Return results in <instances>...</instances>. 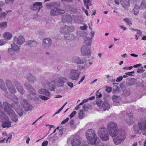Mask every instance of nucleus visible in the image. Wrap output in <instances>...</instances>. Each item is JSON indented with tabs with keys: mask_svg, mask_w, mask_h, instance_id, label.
<instances>
[{
	"mask_svg": "<svg viewBox=\"0 0 146 146\" xmlns=\"http://www.w3.org/2000/svg\"><path fill=\"white\" fill-rule=\"evenodd\" d=\"M145 70V69H144L143 68H141L140 69H137V72L138 73H140L141 72L142 73Z\"/></svg>",
	"mask_w": 146,
	"mask_h": 146,
	"instance_id": "59",
	"label": "nucleus"
},
{
	"mask_svg": "<svg viewBox=\"0 0 146 146\" xmlns=\"http://www.w3.org/2000/svg\"><path fill=\"white\" fill-rule=\"evenodd\" d=\"M5 112H7V114L9 115L13 122H17V121L18 120L17 117L16 115L14 112L12 110L11 106Z\"/></svg>",
	"mask_w": 146,
	"mask_h": 146,
	"instance_id": "10",
	"label": "nucleus"
},
{
	"mask_svg": "<svg viewBox=\"0 0 146 146\" xmlns=\"http://www.w3.org/2000/svg\"><path fill=\"white\" fill-rule=\"evenodd\" d=\"M73 60L78 64H83L86 62V59H81L78 57H74Z\"/></svg>",
	"mask_w": 146,
	"mask_h": 146,
	"instance_id": "23",
	"label": "nucleus"
},
{
	"mask_svg": "<svg viewBox=\"0 0 146 146\" xmlns=\"http://www.w3.org/2000/svg\"><path fill=\"white\" fill-rule=\"evenodd\" d=\"M98 134L102 141H107L109 139V135L105 127L100 128L98 130Z\"/></svg>",
	"mask_w": 146,
	"mask_h": 146,
	"instance_id": "7",
	"label": "nucleus"
},
{
	"mask_svg": "<svg viewBox=\"0 0 146 146\" xmlns=\"http://www.w3.org/2000/svg\"><path fill=\"white\" fill-rule=\"evenodd\" d=\"M134 71H133L131 72H126L125 73V74L129 76H133V74H134Z\"/></svg>",
	"mask_w": 146,
	"mask_h": 146,
	"instance_id": "60",
	"label": "nucleus"
},
{
	"mask_svg": "<svg viewBox=\"0 0 146 146\" xmlns=\"http://www.w3.org/2000/svg\"><path fill=\"white\" fill-rule=\"evenodd\" d=\"M46 84L48 86L49 88H48L50 91H54V86L50 82H47Z\"/></svg>",
	"mask_w": 146,
	"mask_h": 146,
	"instance_id": "43",
	"label": "nucleus"
},
{
	"mask_svg": "<svg viewBox=\"0 0 146 146\" xmlns=\"http://www.w3.org/2000/svg\"><path fill=\"white\" fill-rule=\"evenodd\" d=\"M7 25V23L6 22H3L0 23V29H3L6 28Z\"/></svg>",
	"mask_w": 146,
	"mask_h": 146,
	"instance_id": "38",
	"label": "nucleus"
},
{
	"mask_svg": "<svg viewBox=\"0 0 146 146\" xmlns=\"http://www.w3.org/2000/svg\"><path fill=\"white\" fill-rule=\"evenodd\" d=\"M120 3L124 9L126 8L130 5L129 0H121Z\"/></svg>",
	"mask_w": 146,
	"mask_h": 146,
	"instance_id": "29",
	"label": "nucleus"
},
{
	"mask_svg": "<svg viewBox=\"0 0 146 146\" xmlns=\"http://www.w3.org/2000/svg\"><path fill=\"white\" fill-rule=\"evenodd\" d=\"M0 88L6 94L8 93L7 89L5 86V82L4 81L1 79H0Z\"/></svg>",
	"mask_w": 146,
	"mask_h": 146,
	"instance_id": "28",
	"label": "nucleus"
},
{
	"mask_svg": "<svg viewBox=\"0 0 146 146\" xmlns=\"http://www.w3.org/2000/svg\"><path fill=\"white\" fill-rule=\"evenodd\" d=\"M129 115H127L125 111H122L120 113V117L122 118L126 117V121L129 125H131L134 122V120L131 116V114H129Z\"/></svg>",
	"mask_w": 146,
	"mask_h": 146,
	"instance_id": "9",
	"label": "nucleus"
},
{
	"mask_svg": "<svg viewBox=\"0 0 146 146\" xmlns=\"http://www.w3.org/2000/svg\"><path fill=\"white\" fill-rule=\"evenodd\" d=\"M66 40H72L75 38V36L72 34H68L64 36Z\"/></svg>",
	"mask_w": 146,
	"mask_h": 146,
	"instance_id": "35",
	"label": "nucleus"
},
{
	"mask_svg": "<svg viewBox=\"0 0 146 146\" xmlns=\"http://www.w3.org/2000/svg\"><path fill=\"white\" fill-rule=\"evenodd\" d=\"M81 53L82 56H85L88 58H89L91 55L90 49L86 46L83 45L81 48Z\"/></svg>",
	"mask_w": 146,
	"mask_h": 146,
	"instance_id": "11",
	"label": "nucleus"
},
{
	"mask_svg": "<svg viewBox=\"0 0 146 146\" xmlns=\"http://www.w3.org/2000/svg\"><path fill=\"white\" fill-rule=\"evenodd\" d=\"M84 1L85 5H86L87 4L88 5H92L91 1H90L89 0H87V1L86 0H84Z\"/></svg>",
	"mask_w": 146,
	"mask_h": 146,
	"instance_id": "52",
	"label": "nucleus"
},
{
	"mask_svg": "<svg viewBox=\"0 0 146 146\" xmlns=\"http://www.w3.org/2000/svg\"><path fill=\"white\" fill-rule=\"evenodd\" d=\"M92 38H91L88 37H85L84 39V43L86 45L90 46L92 43Z\"/></svg>",
	"mask_w": 146,
	"mask_h": 146,
	"instance_id": "30",
	"label": "nucleus"
},
{
	"mask_svg": "<svg viewBox=\"0 0 146 146\" xmlns=\"http://www.w3.org/2000/svg\"><path fill=\"white\" fill-rule=\"evenodd\" d=\"M135 84L134 82L133 81H131L127 83L128 86H131Z\"/></svg>",
	"mask_w": 146,
	"mask_h": 146,
	"instance_id": "55",
	"label": "nucleus"
},
{
	"mask_svg": "<svg viewBox=\"0 0 146 146\" xmlns=\"http://www.w3.org/2000/svg\"><path fill=\"white\" fill-rule=\"evenodd\" d=\"M123 20L125 21V22L129 26H130L132 25V23L128 18H125L123 19Z\"/></svg>",
	"mask_w": 146,
	"mask_h": 146,
	"instance_id": "50",
	"label": "nucleus"
},
{
	"mask_svg": "<svg viewBox=\"0 0 146 146\" xmlns=\"http://www.w3.org/2000/svg\"><path fill=\"white\" fill-rule=\"evenodd\" d=\"M72 18L69 14H66L63 16L62 20V22L64 23L66 22L70 21L72 20Z\"/></svg>",
	"mask_w": 146,
	"mask_h": 146,
	"instance_id": "25",
	"label": "nucleus"
},
{
	"mask_svg": "<svg viewBox=\"0 0 146 146\" xmlns=\"http://www.w3.org/2000/svg\"><path fill=\"white\" fill-rule=\"evenodd\" d=\"M115 133V137L113 138V141L115 144L119 145L124 140L126 134L124 131L122 129L118 130Z\"/></svg>",
	"mask_w": 146,
	"mask_h": 146,
	"instance_id": "3",
	"label": "nucleus"
},
{
	"mask_svg": "<svg viewBox=\"0 0 146 146\" xmlns=\"http://www.w3.org/2000/svg\"><path fill=\"white\" fill-rule=\"evenodd\" d=\"M86 33L85 32H81L80 33V36L81 37H84L86 36Z\"/></svg>",
	"mask_w": 146,
	"mask_h": 146,
	"instance_id": "64",
	"label": "nucleus"
},
{
	"mask_svg": "<svg viewBox=\"0 0 146 146\" xmlns=\"http://www.w3.org/2000/svg\"><path fill=\"white\" fill-rule=\"evenodd\" d=\"M84 116V114L83 112V110H79L78 113V116L79 119H82Z\"/></svg>",
	"mask_w": 146,
	"mask_h": 146,
	"instance_id": "41",
	"label": "nucleus"
},
{
	"mask_svg": "<svg viewBox=\"0 0 146 146\" xmlns=\"http://www.w3.org/2000/svg\"><path fill=\"white\" fill-rule=\"evenodd\" d=\"M42 7V3L41 2H35L30 6V8L31 10L38 11Z\"/></svg>",
	"mask_w": 146,
	"mask_h": 146,
	"instance_id": "17",
	"label": "nucleus"
},
{
	"mask_svg": "<svg viewBox=\"0 0 146 146\" xmlns=\"http://www.w3.org/2000/svg\"><path fill=\"white\" fill-rule=\"evenodd\" d=\"M39 97L40 99L44 100H47L49 98L47 96L46 97L43 95H40Z\"/></svg>",
	"mask_w": 146,
	"mask_h": 146,
	"instance_id": "48",
	"label": "nucleus"
},
{
	"mask_svg": "<svg viewBox=\"0 0 146 146\" xmlns=\"http://www.w3.org/2000/svg\"><path fill=\"white\" fill-rule=\"evenodd\" d=\"M6 85L9 92L11 94H14L16 92V90L11 82L9 80H7L5 82Z\"/></svg>",
	"mask_w": 146,
	"mask_h": 146,
	"instance_id": "13",
	"label": "nucleus"
},
{
	"mask_svg": "<svg viewBox=\"0 0 146 146\" xmlns=\"http://www.w3.org/2000/svg\"><path fill=\"white\" fill-rule=\"evenodd\" d=\"M79 75L80 73L77 70L72 69L70 72L69 77L71 80H76L78 79Z\"/></svg>",
	"mask_w": 146,
	"mask_h": 146,
	"instance_id": "12",
	"label": "nucleus"
},
{
	"mask_svg": "<svg viewBox=\"0 0 146 146\" xmlns=\"http://www.w3.org/2000/svg\"><path fill=\"white\" fill-rule=\"evenodd\" d=\"M67 80L66 78L62 76H60L57 80V82L60 84H63L67 81Z\"/></svg>",
	"mask_w": 146,
	"mask_h": 146,
	"instance_id": "32",
	"label": "nucleus"
},
{
	"mask_svg": "<svg viewBox=\"0 0 146 146\" xmlns=\"http://www.w3.org/2000/svg\"><path fill=\"white\" fill-rule=\"evenodd\" d=\"M25 40L24 37L22 35L19 36L18 37L15 36L14 37L13 42L16 43L19 45H21L25 42Z\"/></svg>",
	"mask_w": 146,
	"mask_h": 146,
	"instance_id": "16",
	"label": "nucleus"
},
{
	"mask_svg": "<svg viewBox=\"0 0 146 146\" xmlns=\"http://www.w3.org/2000/svg\"><path fill=\"white\" fill-rule=\"evenodd\" d=\"M12 101L13 102V103H14V104H11V105L12 104H13L14 105H15V106H16V105H17V106H19L18 105V104L19 103L18 98H17V99H15V100H12Z\"/></svg>",
	"mask_w": 146,
	"mask_h": 146,
	"instance_id": "51",
	"label": "nucleus"
},
{
	"mask_svg": "<svg viewBox=\"0 0 146 146\" xmlns=\"http://www.w3.org/2000/svg\"><path fill=\"white\" fill-rule=\"evenodd\" d=\"M98 90L96 92V98H100L102 96V94L101 93L98 92Z\"/></svg>",
	"mask_w": 146,
	"mask_h": 146,
	"instance_id": "56",
	"label": "nucleus"
},
{
	"mask_svg": "<svg viewBox=\"0 0 146 146\" xmlns=\"http://www.w3.org/2000/svg\"><path fill=\"white\" fill-rule=\"evenodd\" d=\"M74 29V28L73 26L69 27L65 26L61 28L60 31L61 33L66 35L69 32L72 31Z\"/></svg>",
	"mask_w": 146,
	"mask_h": 146,
	"instance_id": "18",
	"label": "nucleus"
},
{
	"mask_svg": "<svg viewBox=\"0 0 146 146\" xmlns=\"http://www.w3.org/2000/svg\"><path fill=\"white\" fill-rule=\"evenodd\" d=\"M108 131L110 136L114 137L117 131V126L116 123L111 122L107 125Z\"/></svg>",
	"mask_w": 146,
	"mask_h": 146,
	"instance_id": "8",
	"label": "nucleus"
},
{
	"mask_svg": "<svg viewBox=\"0 0 146 146\" xmlns=\"http://www.w3.org/2000/svg\"><path fill=\"white\" fill-rule=\"evenodd\" d=\"M15 43H13L11 45V48L16 52H18L20 51V46L16 44Z\"/></svg>",
	"mask_w": 146,
	"mask_h": 146,
	"instance_id": "33",
	"label": "nucleus"
},
{
	"mask_svg": "<svg viewBox=\"0 0 146 146\" xmlns=\"http://www.w3.org/2000/svg\"><path fill=\"white\" fill-rule=\"evenodd\" d=\"M24 86L31 95L33 96L36 95V91L31 85L27 83L25 84Z\"/></svg>",
	"mask_w": 146,
	"mask_h": 146,
	"instance_id": "19",
	"label": "nucleus"
},
{
	"mask_svg": "<svg viewBox=\"0 0 146 146\" xmlns=\"http://www.w3.org/2000/svg\"><path fill=\"white\" fill-rule=\"evenodd\" d=\"M8 54L11 56L15 54V51L11 47L8 49Z\"/></svg>",
	"mask_w": 146,
	"mask_h": 146,
	"instance_id": "40",
	"label": "nucleus"
},
{
	"mask_svg": "<svg viewBox=\"0 0 146 146\" xmlns=\"http://www.w3.org/2000/svg\"><path fill=\"white\" fill-rule=\"evenodd\" d=\"M14 84L16 87L17 89L21 86L20 83L17 81H15L14 82Z\"/></svg>",
	"mask_w": 146,
	"mask_h": 146,
	"instance_id": "46",
	"label": "nucleus"
},
{
	"mask_svg": "<svg viewBox=\"0 0 146 146\" xmlns=\"http://www.w3.org/2000/svg\"><path fill=\"white\" fill-rule=\"evenodd\" d=\"M18 92L21 94H23L25 93V90L23 89L22 86H21L20 88H17V89Z\"/></svg>",
	"mask_w": 146,
	"mask_h": 146,
	"instance_id": "42",
	"label": "nucleus"
},
{
	"mask_svg": "<svg viewBox=\"0 0 146 146\" xmlns=\"http://www.w3.org/2000/svg\"><path fill=\"white\" fill-rule=\"evenodd\" d=\"M75 22L78 24H81L82 22V18L80 17L75 16L73 17Z\"/></svg>",
	"mask_w": 146,
	"mask_h": 146,
	"instance_id": "34",
	"label": "nucleus"
},
{
	"mask_svg": "<svg viewBox=\"0 0 146 146\" xmlns=\"http://www.w3.org/2000/svg\"><path fill=\"white\" fill-rule=\"evenodd\" d=\"M3 104V106H2L1 102L0 101V111L2 113L5 112L11 106L10 104L6 101L4 102Z\"/></svg>",
	"mask_w": 146,
	"mask_h": 146,
	"instance_id": "20",
	"label": "nucleus"
},
{
	"mask_svg": "<svg viewBox=\"0 0 146 146\" xmlns=\"http://www.w3.org/2000/svg\"><path fill=\"white\" fill-rule=\"evenodd\" d=\"M18 98L17 97L16 95H13L11 96L10 97V99L12 101L15 99H17Z\"/></svg>",
	"mask_w": 146,
	"mask_h": 146,
	"instance_id": "57",
	"label": "nucleus"
},
{
	"mask_svg": "<svg viewBox=\"0 0 146 146\" xmlns=\"http://www.w3.org/2000/svg\"><path fill=\"white\" fill-rule=\"evenodd\" d=\"M39 93L45 95L47 97H50L51 96L50 93L47 90L44 89H40L38 90Z\"/></svg>",
	"mask_w": 146,
	"mask_h": 146,
	"instance_id": "24",
	"label": "nucleus"
},
{
	"mask_svg": "<svg viewBox=\"0 0 146 146\" xmlns=\"http://www.w3.org/2000/svg\"><path fill=\"white\" fill-rule=\"evenodd\" d=\"M3 36L4 38L6 40H10L13 36L12 34L9 32L5 33Z\"/></svg>",
	"mask_w": 146,
	"mask_h": 146,
	"instance_id": "31",
	"label": "nucleus"
},
{
	"mask_svg": "<svg viewBox=\"0 0 146 146\" xmlns=\"http://www.w3.org/2000/svg\"><path fill=\"white\" fill-rule=\"evenodd\" d=\"M108 97L104 98L103 101L100 99L96 101V104L100 108L102 109L104 111H105L110 108L108 102Z\"/></svg>",
	"mask_w": 146,
	"mask_h": 146,
	"instance_id": "5",
	"label": "nucleus"
},
{
	"mask_svg": "<svg viewBox=\"0 0 146 146\" xmlns=\"http://www.w3.org/2000/svg\"><path fill=\"white\" fill-rule=\"evenodd\" d=\"M26 78L29 82L32 83H34L36 80L35 77L30 73H28L27 74Z\"/></svg>",
	"mask_w": 146,
	"mask_h": 146,
	"instance_id": "26",
	"label": "nucleus"
},
{
	"mask_svg": "<svg viewBox=\"0 0 146 146\" xmlns=\"http://www.w3.org/2000/svg\"><path fill=\"white\" fill-rule=\"evenodd\" d=\"M141 9H145L146 8V0H143L140 7Z\"/></svg>",
	"mask_w": 146,
	"mask_h": 146,
	"instance_id": "37",
	"label": "nucleus"
},
{
	"mask_svg": "<svg viewBox=\"0 0 146 146\" xmlns=\"http://www.w3.org/2000/svg\"><path fill=\"white\" fill-rule=\"evenodd\" d=\"M76 113V112L75 111H73L72 113H71L69 115L70 119H71L72 117H73Z\"/></svg>",
	"mask_w": 146,
	"mask_h": 146,
	"instance_id": "58",
	"label": "nucleus"
},
{
	"mask_svg": "<svg viewBox=\"0 0 146 146\" xmlns=\"http://www.w3.org/2000/svg\"><path fill=\"white\" fill-rule=\"evenodd\" d=\"M130 91L129 90L125 91L123 93L124 95L126 96H129L130 94Z\"/></svg>",
	"mask_w": 146,
	"mask_h": 146,
	"instance_id": "54",
	"label": "nucleus"
},
{
	"mask_svg": "<svg viewBox=\"0 0 146 146\" xmlns=\"http://www.w3.org/2000/svg\"><path fill=\"white\" fill-rule=\"evenodd\" d=\"M21 103L25 111H27L32 110V106L27 100L23 99L21 101Z\"/></svg>",
	"mask_w": 146,
	"mask_h": 146,
	"instance_id": "14",
	"label": "nucleus"
},
{
	"mask_svg": "<svg viewBox=\"0 0 146 146\" xmlns=\"http://www.w3.org/2000/svg\"><path fill=\"white\" fill-rule=\"evenodd\" d=\"M86 136L87 139L91 144H96L97 137L93 130L90 129L87 130L86 133Z\"/></svg>",
	"mask_w": 146,
	"mask_h": 146,
	"instance_id": "4",
	"label": "nucleus"
},
{
	"mask_svg": "<svg viewBox=\"0 0 146 146\" xmlns=\"http://www.w3.org/2000/svg\"><path fill=\"white\" fill-rule=\"evenodd\" d=\"M67 85L71 88H72L73 87L74 84H73L70 82H68L67 83Z\"/></svg>",
	"mask_w": 146,
	"mask_h": 146,
	"instance_id": "63",
	"label": "nucleus"
},
{
	"mask_svg": "<svg viewBox=\"0 0 146 146\" xmlns=\"http://www.w3.org/2000/svg\"><path fill=\"white\" fill-rule=\"evenodd\" d=\"M140 8L139 5H135L133 9V13L134 14L136 15H137L138 13H139V9Z\"/></svg>",
	"mask_w": 146,
	"mask_h": 146,
	"instance_id": "36",
	"label": "nucleus"
},
{
	"mask_svg": "<svg viewBox=\"0 0 146 146\" xmlns=\"http://www.w3.org/2000/svg\"><path fill=\"white\" fill-rule=\"evenodd\" d=\"M0 120L2 123L1 126L3 128H8L12 126L11 122L9 120L8 117L4 113H2L0 116Z\"/></svg>",
	"mask_w": 146,
	"mask_h": 146,
	"instance_id": "6",
	"label": "nucleus"
},
{
	"mask_svg": "<svg viewBox=\"0 0 146 146\" xmlns=\"http://www.w3.org/2000/svg\"><path fill=\"white\" fill-rule=\"evenodd\" d=\"M81 140L79 136L75 135L74 138L71 140V144L72 146H80L81 143Z\"/></svg>",
	"mask_w": 146,
	"mask_h": 146,
	"instance_id": "15",
	"label": "nucleus"
},
{
	"mask_svg": "<svg viewBox=\"0 0 146 146\" xmlns=\"http://www.w3.org/2000/svg\"><path fill=\"white\" fill-rule=\"evenodd\" d=\"M89 107V105L87 104L84 105L82 107V108L84 109V111H86L88 109Z\"/></svg>",
	"mask_w": 146,
	"mask_h": 146,
	"instance_id": "47",
	"label": "nucleus"
},
{
	"mask_svg": "<svg viewBox=\"0 0 146 146\" xmlns=\"http://www.w3.org/2000/svg\"><path fill=\"white\" fill-rule=\"evenodd\" d=\"M123 79V77L122 76H120L117 78L116 81L117 82H119L121 81Z\"/></svg>",
	"mask_w": 146,
	"mask_h": 146,
	"instance_id": "62",
	"label": "nucleus"
},
{
	"mask_svg": "<svg viewBox=\"0 0 146 146\" xmlns=\"http://www.w3.org/2000/svg\"><path fill=\"white\" fill-rule=\"evenodd\" d=\"M38 43L35 40H29L25 44L31 47H35L36 46Z\"/></svg>",
	"mask_w": 146,
	"mask_h": 146,
	"instance_id": "27",
	"label": "nucleus"
},
{
	"mask_svg": "<svg viewBox=\"0 0 146 146\" xmlns=\"http://www.w3.org/2000/svg\"><path fill=\"white\" fill-rule=\"evenodd\" d=\"M7 14L6 13L2 12L0 13V19H4L6 18Z\"/></svg>",
	"mask_w": 146,
	"mask_h": 146,
	"instance_id": "45",
	"label": "nucleus"
},
{
	"mask_svg": "<svg viewBox=\"0 0 146 146\" xmlns=\"http://www.w3.org/2000/svg\"><path fill=\"white\" fill-rule=\"evenodd\" d=\"M87 26L85 24H84V25L83 26L80 27V29L82 30H86L87 29Z\"/></svg>",
	"mask_w": 146,
	"mask_h": 146,
	"instance_id": "53",
	"label": "nucleus"
},
{
	"mask_svg": "<svg viewBox=\"0 0 146 146\" xmlns=\"http://www.w3.org/2000/svg\"><path fill=\"white\" fill-rule=\"evenodd\" d=\"M52 43L51 39L50 38H44L42 40V47L44 48L48 47Z\"/></svg>",
	"mask_w": 146,
	"mask_h": 146,
	"instance_id": "21",
	"label": "nucleus"
},
{
	"mask_svg": "<svg viewBox=\"0 0 146 146\" xmlns=\"http://www.w3.org/2000/svg\"><path fill=\"white\" fill-rule=\"evenodd\" d=\"M119 88L117 86H115V88H113V90L114 94L118 93L119 92Z\"/></svg>",
	"mask_w": 146,
	"mask_h": 146,
	"instance_id": "44",
	"label": "nucleus"
},
{
	"mask_svg": "<svg viewBox=\"0 0 146 146\" xmlns=\"http://www.w3.org/2000/svg\"><path fill=\"white\" fill-rule=\"evenodd\" d=\"M69 119V118L68 117L66 118L61 123V124H64L66 123L67 122H68Z\"/></svg>",
	"mask_w": 146,
	"mask_h": 146,
	"instance_id": "61",
	"label": "nucleus"
},
{
	"mask_svg": "<svg viewBox=\"0 0 146 146\" xmlns=\"http://www.w3.org/2000/svg\"><path fill=\"white\" fill-rule=\"evenodd\" d=\"M11 107H12L14 109L17 113L20 116H22L23 113V111L20 106L16 105V107L13 104L11 105Z\"/></svg>",
	"mask_w": 146,
	"mask_h": 146,
	"instance_id": "22",
	"label": "nucleus"
},
{
	"mask_svg": "<svg viewBox=\"0 0 146 146\" xmlns=\"http://www.w3.org/2000/svg\"><path fill=\"white\" fill-rule=\"evenodd\" d=\"M14 2V0H5V2L6 4H12Z\"/></svg>",
	"mask_w": 146,
	"mask_h": 146,
	"instance_id": "49",
	"label": "nucleus"
},
{
	"mask_svg": "<svg viewBox=\"0 0 146 146\" xmlns=\"http://www.w3.org/2000/svg\"><path fill=\"white\" fill-rule=\"evenodd\" d=\"M120 98L119 96L114 95L112 98L113 101L114 102L118 103L120 101Z\"/></svg>",
	"mask_w": 146,
	"mask_h": 146,
	"instance_id": "39",
	"label": "nucleus"
},
{
	"mask_svg": "<svg viewBox=\"0 0 146 146\" xmlns=\"http://www.w3.org/2000/svg\"><path fill=\"white\" fill-rule=\"evenodd\" d=\"M134 129L135 133L142 134L146 135V119L143 118L140 119L138 124L134 126Z\"/></svg>",
	"mask_w": 146,
	"mask_h": 146,
	"instance_id": "2",
	"label": "nucleus"
},
{
	"mask_svg": "<svg viewBox=\"0 0 146 146\" xmlns=\"http://www.w3.org/2000/svg\"><path fill=\"white\" fill-rule=\"evenodd\" d=\"M60 6V3L57 2H52L50 3L46 4V7L48 9L53 7L50 11V15L52 16H54L62 14L65 13L64 10L60 8H57Z\"/></svg>",
	"mask_w": 146,
	"mask_h": 146,
	"instance_id": "1",
	"label": "nucleus"
}]
</instances>
